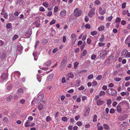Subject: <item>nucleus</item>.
<instances>
[{
    "mask_svg": "<svg viewBox=\"0 0 130 130\" xmlns=\"http://www.w3.org/2000/svg\"><path fill=\"white\" fill-rule=\"evenodd\" d=\"M107 93L113 96L117 95V92L115 89L112 88H109L107 90Z\"/></svg>",
    "mask_w": 130,
    "mask_h": 130,
    "instance_id": "f257e3e1",
    "label": "nucleus"
},
{
    "mask_svg": "<svg viewBox=\"0 0 130 130\" xmlns=\"http://www.w3.org/2000/svg\"><path fill=\"white\" fill-rule=\"evenodd\" d=\"M44 95L42 94L39 95L37 97L35 101L36 103L38 104L43 99Z\"/></svg>",
    "mask_w": 130,
    "mask_h": 130,
    "instance_id": "f03ea898",
    "label": "nucleus"
},
{
    "mask_svg": "<svg viewBox=\"0 0 130 130\" xmlns=\"http://www.w3.org/2000/svg\"><path fill=\"white\" fill-rule=\"evenodd\" d=\"M81 13L82 11L79 9H76L74 11V15L76 17H78L81 15Z\"/></svg>",
    "mask_w": 130,
    "mask_h": 130,
    "instance_id": "7ed1b4c3",
    "label": "nucleus"
},
{
    "mask_svg": "<svg viewBox=\"0 0 130 130\" xmlns=\"http://www.w3.org/2000/svg\"><path fill=\"white\" fill-rule=\"evenodd\" d=\"M22 96L21 94L16 93L13 96V98L14 100H18Z\"/></svg>",
    "mask_w": 130,
    "mask_h": 130,
    "instance_id": "20e7f679",
    "label": "nucleus"
},
{
    "mask_svg": "<svg viewBox=\"0 0 130 130\" xmlns=\"http://www.w3.org/2000/svg\"><path fill=\"white\" fill-rule=\"evenodd\" d=\"M74 76V75L72 73H68L66 76V78L67 80H69V78H73Z\"/></svg>",
    "mask_w": 130,
    "mask_h": 130,
    "instance_id": "39448f33",
    "label": "nucleus"
},
{
    "mask_svg": "<svg viewBox=\"0 0 130 130\" xmlns=\"http://www.w3.org/2000/svg\"><path fill=\"white\" fill-rule=\"evenodd\" d=\"M14 77L16 79H17L19 78L21 75L19 71H16L14 73Z\"/></svg>",
    "mask_w": 130,
    "mask_h": 130,
    "instance_id": "423d86ee",
    "label": "nucleus"
},
{
    "mask_svg": "<svg viewBox=\"0 0 130 130\" xmlns=\"http://www.w3.org/2000/svg\"><path fill=\"white\" fill-rule=\"evenodd\" d=\"M95 10L94 9L91 10L88 14V16L90 18H91L95 14Z\"/></svg>",
    "mask_w": 130,
    "mask_h": 130,
    "instance_id": "0eeeda50",
    "label": "nucleus"
},
{
    "mask_svg": "<svg viewBox=\"0 0 130 130\" xmlns=\"http://www.w3.org/2000/svg\"><path fill=\"white\" fill-rule=\"evenodd\" d=\"M127 52L128 51L126 50H124L121 53V56L124 58H126Z\"/></svg>",
    "mask_w": 130,
    "mask_h": 130,
    "instance_id": "6e6552de",
    "label": "nucleus"
},
{
    "mask_svg": "<svg viewBox=\"0 0 130 130\" xmlns=\"http://www.w3.org/2000/svg\"><path fill=\"white\" fill-rule=\"evenodd\" d=\"M71 39L72 40V42L74 44L76 40V36L75 34L73 33L71 35Z\"/></svg>",
    "mask_w": 130,
    "mask_h": 130,
    "instance_id": "1a4fd4ad",
    "label": "nucleus"
},
{
    "mask_svg": "<svg viewBox=\"0 0 130 130\" xmlns=\"http://www.w3.org/2000/svg\"><path fill=\"white\" fill-rule=\"evenodd\" d=\"M23 50V47L22 46L20 45L18 46L17 50L19 53V54H21L22 53Z\"/></svg>",
    "mask_w": 130,
    "mask_h": 130,
    "instance_id": "9d476101",
    "label": "nucleus"
},
{
    "mask_svg": "<svg viewBox=\"0 0 130 130\" xmlns=\"http://www.w3.org/2000/svg\"><path fill=\"white\" fill-rule=\"evenodd\" d=\"M31 34V30L30 29H29L28 31L25 33V35L27 38H28L30 37Z\"/></svg>",
    "mask_w": 130,
    "mask_h": 130,
    "instance_id": "9b49d317",
    "label": "nucleus"
},
{
    "mask_svg": "<svg viewBox=\"0 0 130 130\" xmlns=\"http://www.w3.org/2000/svg\"><path fill=\"white\" fill-rule=\"evenodd\" d=\"M37 54V52L35 50L34 51L33 53V55L34 57V60L35 61H36L38 59Z\"/></svg>",
    "mask_w": 130,
    "mask_h": 130,
    "instance_id": "f8f14e48",
    "label": "nucleus"
},
{
    "mask_svg": "<svg viewBox=\"0 0 130 130\" xmlns=\"http://www.w3.org/2000/svg\"><path fill=\"white\" fill-rule=\"evenodd\" d=\"M106 51L105 50L101 51L100 54V57L101 58H102L106 54Z\"/></svg>",
    "mask_w": 130,
    "mask_h": 130,
    "instance_id": "ddd939ff",
    "label": "nucleus"
},
{
    "mask_svg": "<svg viewBox=\"0 0 130 130\" xmlns=\"http://www.w3.org/2000/svg\"><path fill=\"white\" fill-rule=\"evenodd\" d=\"M87 53V51L86 50H83V52L82 53L80 58H83V57L86 55Z\"/></svg>",
    "mask_w": 130,
    "mask_h": 130,
    "instance_id": "4468645a",
    "label": "nucleus"
},
{
    "mask_svg": "<svg viewBox=\"0 0 130 130\" xmlns=\"http://www.w3.org/2000/svg\"><path fill=\"white\" fill-rule=\"evenodd\" d=\"M8 76L6 73L3 74L1 76V78L3 80H5L8 78Z\"/></svg>",
    "mask_w": 130,
    "mask_h": 130,
    "instance_id": "2eb2a0df",
    "label": "nucleus"
},
{
    "mask_svg": "<svg viewBox=\"0 0 130 130\" xmlns=\"http://www.w3.org/2000/svg\"><path fill=\"white\" fill-rule=\"evenodd\" d=\"M120 94L122 96H124L125 95L128 96L129 95V93L127 91L126 92H123L121 93Z\"/></svg>",
    "mask_w": 130,
    "mask_h": 130,
    "instance_id": "dca6fc26",
    "label": "nucleus"
},
{
    "mask_svg": "<svg viewBox=\"0 0 130 130\" xmlns=\"http://www.w3.org/2000/svg\"><path fill=\"white\" fill-rule=\"evenodd\" d=\"M105 9H99V12L100 14L103 15L105 13Z\"/></svg>",
    "mask_w": 130,
    "mask_h": 130,
    "instance_id": "f3484780",
    "label": "nucleus"
},
{
    "mask_svg": "<svg viewBox=\"0 0 130 130\" xmlns=\"http://www.w3.org/2000/svg\"><path fill=\"white\" fill-rule=\"evenodd\" d=\"M66 13L65 10H63L60 12V15L61 17H63L66 15Z\"/></svg>",
    "mask_w": 130,
    "mask_h": 130,
    "instance_id": "a211bd4d",
    "label": "nucleus"
},
{
    "mask_svg": "<svg viewBox=\"0 0 130 130\" xmlns=\"http://www.w3.org/2000/svg\"><path fill=\"white\" fill-rule=\"evenodd\" d=\"M67 61L66 59H63L62 60L61 63V66L62 67H63L65 65Z\"/></svg>",
    "mask_w": 130,
    "mask_h": 130,
    "instance_id": "6ab92c4d",
    "label": "nucleus"
},
{
    "mask_svg": "<svg viewBox=\"0 0 130 130\" xmlns=\"http://www.w3.org/2000/svg\"><path fill=\"white\" fill-rule=\"evenodd\" d=\"M97 104L98 105H102L104 103V101H101L100 100H98L96 101Z\"/></svg>",
    "mask_w": 130,
    "mask_h": 130,
    "instance_id": "aec40b11",
    "label": "nucleus"
},
{
    "mask_svg": "<svg viewBox=\"0 0 130 130\" xmlns=\"http://www.w3.org/2000/svg\"><path fill=\"white\" fill-rule=\"evenodd\" d=\"M53 76L54 75L53 74H50L47 77V79L48 80H51V79H53Z\"/></svg>",
    "mask_w": 130,
    "mask_h": 130,
    "instance_id": "412c9836",
    "label": "nucleus"
},
{
    "mask_svg": "<svg viewBox=\"0 0 130 130\" xmlns=\"http://www.w3.org/2000/svg\"><path fill=\"white\" fill-rule=\"evenodd\" d=\"M130 42V35L126 38L125 41L126 44H127Z\"/></svg>",
    "mask_w": 130,
    "mask_h": 130,
    "instance_id": "4be33fe9",
    "label": "nucleus"
},
{
    "mask_svg": "<svg viewBox=\"0 0 130 130\" xmlns=\"http://www.w3.org/2000/svg\"><path fill=\"white\" fill-rule=\"evenodd\" d=\"M42 78L40 76V75L39 74H38L37 75V79L38 80V81L39 82H41Z\"/></svg>",
    "mask_w": 130,
    "mask_h": 130,
    "instance_id": "5701e85b",
    "label": "nucleus"
},
{
    "mask_svg": "<svg viewBox=\"0 0 130 130\" xmlns=\"http://www.w3.org/2000/svg\"><path fill=\"white\" fill-rule=\"evenodd\" d=\"M51 61L50 60H48L45 63V65L47 66H49L51 64Z\"/></svg>",
    "mask_w": 130,
    "mask_h": 130,
    "instance_id": "b1692460",
    "label": "nucleus"
},
{
    "mask_svg": "<svg viewBox=\"0 0 130 130\" xmlns=\"http://www.w3.org/2000/svg\"><path fill=\"white\" fill-rule=\"evenodd\" d=\"M34 24L37 27H40V24L37 21H36L34 23Z\"/></svg>",
    "mask_w": 130,
    "mask_h": 130,
    "instance_id": "393cba45",
    "label": "nucleus"
},
{
    "mask_svg": "<svg viewBox=\"0 0 130 130\" xmlns=\"http://www.w3.org/2000/svg\"><path fill=\"white\" fill-rule=\"evenodd\" d=\"M117 110L118 112H121L122 111L121 107L119 105L117 106Z\"/></svg>",
    "mask_w": 130,
    "mask_h": 130,
    "instance_id": "a878e982",
    "label": "nucleus"
},
{
    "mask_svg": "<svg viewBox=\"0 0 130 130\" xmlns=\"http://www.w3.org/2000/svg\"><path fill=\"white\" fill-rule=\"evenodd\" d=\"M9 20H12L14 19V17L12 13H10L9 14Z\"/></svg>",
    "mask_w": 130,
    "mask_h": 130,
    "instance_id": "bb28decb",
    "label": "nucleus"
},
{
    "mask_svg": "<svg viewBox=\"0 0 130 130\" xmlns=\"http://www.w3.org/2000/svg\"><path fill=\"white\" fill-rule=\"evenodd\" d=\"M17 93H19L20 94H22L23 93V90L22 88H20L19 89L17 90Z\"/></svg>",
    "mask_w": 130,
    "mask_h": 130,
    "instance_id": "cd10ccee",
    "label": "nucleus"
},
{
    "mask_svg": "<svg viewBox=\"0 0 130 130\" xmlns=\"http://www.w3.org/2000/svg\"><path fill=\"white\" fill-rule=\"evenodd\" d=\"M104 36L103 34L101 35V37L100 38L99 40L100 42H103L104 41Z\"/></svg>",
    "mask_w": 130,
    "mask_h": 130,
    "instance_id": "c85d7f7f",
    "label": "nucleus"
},
{
    "mask_svg": "<svg viewBox=\"0 0 130 130\" xmlns=\"http://www.w3.org/2000/svg\"><path fill=\"white\" fill-rule=\"evenodd\" d=\"M128 13V14H127V16H130V13H129L128 12V10H127V11H126L125 10H124L122 12V13L124 15H125L126 14Z\"/></svg>",
    "mask_w": 130,
    "mask_h": 130,
    "instance_id": "c756f323",
    "label": "nucleus"
},
{
    "mask_svg": "<svg viewBox=\"0 0 130 130\" xmlns=\"http://www.w3.org/2000/svg\"><path fill=\"white\" fill-rule=\"evenodd\" d=\"M90 111V110L89 108V107H87L86 109V115H85V116H87L89 114V113Z\"/></svg>",
    "mask_w": 130,
    "mask_h": 130,
    "instance_id": "7c9ffc66",
    "label": "nucleus"
},
{
    "mask_svg": "<svg viewBox=\"0 0 130 130\" xmlns=\"http://www.w3.org/2000/svg\"><path fill=\"white\" fill-rule=\"evenodd\" d=\"M104 27L103 26H102L99 27L98 29L99 31H102L104 30Z\"/></svg>",
    "mask_w": 130,
    "mask_h": 130,
    "instance_id": "2f4dec72",
    "label": "nucleus"
},
{
    "mask_svg": "<svg viewBox=\"0 0 130 130\" xmlns=\"http://www.w3.org/2000/svg\"><path fill=\"white\" fill-rule=\"evenodd\" d=\"M11 23H8L7 24L6 27L8 29H9L11 28Z\"/></svg>",
    "mask_w": 130,
    "mask_h": 130,
    "instance_id": "473e14b6",
    "label": "nucleus"
},
{
    "mask_svg": "<svg viewBox=\"0 0 130 130\" xmlns=\"http://www.w3.org/2000/svg\"><path fill=\"white\" fill-rule=\"evenodd\" d=\"M102 77V76L101 75H99L96 77V79L98 80H100L101 79Z\"/></svg>",
    "mask_w": 130,
    "mask_h": 130,
    "instance_id": "72a5a7b5",
    "label": "nucleus"
},
{
    "mask_svg": "<svg viewBox=\"0 0 130 130\" xmlns=\"http://www.w3.org/2000/svg\"><path fill=\"white\" fill-rule=\"evenodd\" d=\"M103 127L104 128L107 129V130H110L109 129V127L108 125L106 124H104Z\"/></svg>",
    "mask_w": 130,
    "mask_h": 130,
    "instance_id": "f704fd0d",
    "label": "nucleus"
},
{
    "mask_svg": "<svg viewBox=\"0 0 130 130\" xmlns=\"http://www.w3.org/2000/svg\"><path fill=\"white\" fill-rule=\"evenodd\" d=\"M43 108V105L42 104H40L38 106V108L39 110H41Z\"/></svg>",
    "mask_w": 130,
    "mask_h": 130,
    "instance_id": "c9c22d12",
    "label": "nucleus"
},
{
    "mask_svg": "<svg viewBox=\"0 0 130 130\" xmlns=\"http://www.w3.org/2000/svg\"><path fill=\"white\" fill-rule=\"evenodd\" d=\"M30 123L28 121H27L25 123V126L26 127H28L29 125V123Z\"/></svg>",
    "mask_w": 130,
    "mask_h": 130,
    "instance_id": "e433bc0d",
    "label": "nucleus"
},
{
    "mask_svg": "<svg viewBox=\"0 0 130 130\" xmlns=\"http://www.w3.org/2000/svg\"><path fill=\"white\" fill-rule=\"evenodd\" d=\"M79 62H75L74 65V68H76L79 64Z\"/></svg>",
    "mask_w": 130,
    "mask_h": 130,
    "instance_id": "4c0bfd02",
    "label": "nucleus"
},
{
    "mask_svg": "<svg viewBox=\"0 0 130 130\" xmlns=\"http://www.w3.org/2000/svg\"><path fill=\"white\" fill-rule=\"evenodd\" d=\"M12 96L11 95H9L7 98V101L8 102L10 101L12 99Z\"/></svg>",
    "mask_w": 130,
    "mask_h": 130,
    "instance_id": "58836bf2",
    "label": "nucleus"
},
{
    "mask_svg": "<svg viewBox=\"0 0 130 130\" xmlns=\"http://www.w3.org/2000/svg\"><path fill=\"white\" fill-rule=\"evenodd\" d=\"M121 79V78H117L116 77L114 78V80L117 82H119L120 81Z\"/></svg>",
    "mask_w": 130,
    "mask_h": 130,
    "instance_id": "ea45409f",
    "label": "nucleus"
},
{
    "mask_svg": "<svg viewBox=\"0 0 130 130\" xmlns=\"http://www.w3.org/2000/svg\"><path fill=\"white\" fill-rule=\"evenodd\" d=\"M97 34V32L96 31H93L91 33V35L92 36H94L96 35Z\"/></svg>",
    "mask_w": 130,
    "mask_h": 130,
    "instance_id": "a19ab883",
    "label": "nucleus"
},
{
    "mask_svg": "<svg viewBox=\"0 0 130 130\" xmlns=\"http://www.w3.org/2000/svg\"><path fill=\"white\" fill-rule=\"evenodd\" d=\"M85 27L87 29H89L91 28V26L89 24H87L85 25Z\"/></svg>",
    "mask_w": 130,
    "mask_h": 130,
    "instance_id": "79ce46f5",
    "label": "nucleus"
},
{
    "mask_svg": "<svg viewBox=\"0 0 130 130\" xmlns=\"http://www.w3.org/2000/svg\"><path fill=\"white\" fill-rule=\"evenodd\" d=\"M121 20V19L120 18L118 17L116 18L115 22L116 23H119L120 21Z\"/></svg>",
    "mask_w": 130,
    "mask_h": 130,
    "instance_id": "37998d69",
    "label": "nucleus"
},
{
    "mask_svg": "<svg viewBox=\"0 0 130 130\" xmlns=\"http://www.w3.org/2000/svg\"><path fill=\"white\" fill-rule=\"evenodd\" d=\"M18 3H19L20 5H23L24 3V2L23 0H18Z\"/></svg>",
    "mask_w": 130,
    "mask_h": 130,
    "instance_id": "c03bdc74",
    "label": "nucleus"
},
{
    "mask_svg": "<svg viewBox=\"0 0 130 130\" xmlns=\"http://www.w3.org/2000/svg\"><path fill=\"white\" fill-rule=\"evenodd\" d=\"M105 94V92L104 91H101L99 93L100 96H102L104 95Z\"/></svg>",
    "mask_w": 130,
    "mask_h": 130,
    "instance_id": "a18cd8bd",
    "label": "nucleus"
},
{
    "mask_svg": "<svg viewBox=\"0 0 130 130\" xmlns=\"http://www.w3.org/2000/svg\"><path fill=\"white\" fill-rule=\"evenodd\" d=\"M3 120L4 122H7L8 121V119L6 117H4L3 118Z\"/></svg>",
    "mask_w": 130,
    "mask_h": 130,
    "instance_id": "49530a36",
    "label": "nucleus"
},
{
    "mask_svg": "<svg viewBox=\"0 0 130 130\" xmlns=\"http://www.w3.org/2000/svg\"><path fill=\"white\" fill-rule=\"evenodd\" d=\"M97 116L96 115H94L93 119V122H95L97 121Z\"/></svg>",
    "mask_w": 130,
    "mask_h": 130,
    "instance_id": "de8ad7c7",
    "label": "nucleus"
},
{
    "mask_svg": "<svg viewBox=\"0 0 130 130\" xmlns=\"http://www.w3.org/2000/svg\"><path fill=\"white\" fill-rule=\"evenodd\" d=\"M48 42L47 41V40L45 39H43L42 40V43L43 44H46Z\"/></svg>",
    "mask_w": 130,
    "mask_h": 130,
    "instance_id": "09e8293b",
    "label": "nucleus"
},
{
    "mask_svg": "<svg viewBox=\"0 0 130 130\" xmlns=\"http://www.w3.org/2000/svg\"><path fill=\"white\" fill-rule=\"evenodd\" d=\"M93 76L92 74H90L89 75L88 77V79H91L93 78Z\"/></svg>",
    "mask_w": 130,
    "mask_h": 130,
    "instance_id": "8fccbe9b",
    "label": "nucleus"
},
{
    "mask_svg": "<svg viewBox=\"0 0 130 130\" xmlns=\"http://www.w3.org/2000/svg\"><path fill=\"white\" fill-rule=\"evenodd\" d=\"M43 4L45 7H47L48 6V4L47 2H43Z\"/></svg>",
    "mask_w": 130,
    "mask_h": 130,
    "instance_id": "3c124183",
    "label": "nucleus"
},
{
    "mask_svg": "<svg viewBox=\"0 0 130 130\" xmlns=\"http://www.w3.org/2000/svg\"><path fill=\"white\" fill-rule=\"evenodd\" d=\"M51 119V117L49 116H48L46 118V120L47 122H49Z\"/></svg>",
    "mask_w": 130,
    "mask_h": 130,
    "instance_id": "603ef678",
    "label": "nucleus"
},
{
    "mask_svg": "<svg viewBox=\"0 0 130 130\" xmlns=\"http://www.w3.org/2000/svg\"><path fill=\"white\" fill-rule=\"evenodd\" d=\"M25 99H22L20 100V103L23 104L25 102Z\"/></svg>",
    "mask_w": 130,
    "mask_h": 130,
    "instance_id": "864d4df0",
    "label": "nucleus"
},
{
    "mask_svg": "<svg viewBox=\"0 0 130 130\" xmlns=\"http://www.w3.org/2000/svg\"><path fill=\"white\" fill-rule=\"evenodd\" d=\"M107 102L108 105H110L111 103V100L110 99H108L107 100Z\"/></svg>",
    "mask_w": 130,
    "mask_h": 130,
    "instance_id": "5fc2aeb1",
    "label": "nucleus"
},
{
    "mask_svg": "<svg viewBox=\"0 0 130 130\" xmlns=\"http://www.w3.org/2000/svg\"><path fill=\"white\" fill-rule=\"evenodd\" d=\"M56 21L55 19L53 20L50 23V25H52L53 24H55Z\"/></svg>",
    "mask_w": 130,
    "mask_h": 130,
    "instance_id": "6e6d98bb",
    "label": "nucleus"
},
{
    "mask_svg": "<svg viewBox=\"0 0 130 130\" xmlns=\"http://www.w3.org/2000/svg\"><path fill=\"white\" fill-rule=\"evenodd\" d=\"M62 120L63 121H67L68 120V119L66 117H63L62 118Z\"/></svg>",
    "mask_w": 130,
    "mask_h": 130,
    "instance_id": "4d7b16f0",
    "label": "nucleus"
},
{
    "mask_svg": "<svg viewBox=\"0 0 130 130\" xmlns=\"http://www.w3.org/2000/svg\"><path fill=\"white\" fill-rule=\"evenodd\" d=\"M126 24V22L125 20H122L121 22V24L123 25H125Z\"/></svg>",
    "mask_w": 130,
    "mask_h": 130,
    "instance_id": "13d9d810",
    "label": "nucleus"
},
{
    "mask_svg": "<svg viewBox=\"0 0 130 130\" xmlns=\"http://www.w3.org/2000/svg\"><path fill=\"white\" fill-rule=\"evenodd\" d=\"M96 57V55L95 54H93L91 56V58L92 59L94 60L95 59Z\"/></svg>",
    "mask_w": 130,
    "mask_h": 130,
    "instance_id": "bf43d9fd",
    "label": "nucleus"
},
{
    "mask_svg": "<svg viewBox=\"0 0 130 130\" xmlns=\"http://www.w3.org/2000/svg\"><path fill=\"white\" fill-rule=\"evenodd\" d=\"M105 43H103L101 42H99L98 43V45L99 46L101 47L102 46H104L105 45Z\"/></svg>",
    "mask_w": 130,
    "mask_h": 130,
    "instance_id": "052dcab7",
    "label": "nucleus"
},
{
    "mask_svg": "<svg viewBox=\"0 0 130 130\" xmlns=\"http://www.w3.org/2000/svg\"><path fill=\"white\" fill-rule=\"evenodd\" d=\"M86 45V42H85V41L84 42V44H83L81 46H80V48L81 49L83 50L84 47L85 46V45Z\"/></svg>",
    "mask_w": 130,
    "mask_h": 130,
    "instance_id": "680f3d73",
    "label": "nucleus"
},
{
    "mask_svg": "<svg viewBox=\"0 0 130 130\" xmlns=\"http://www.w3.org/2000/svg\"><path fill=\"white\" fill-rule=\"evenodd\" d=\"M115 109L113 108H111L110 110V112L111 113H113L115 112Z\"/></svg>",
    "mask_w": 130,
    "mask_h": 130,
    "instance_id": "e2e57ef3",
    "label": "nucleus"
},
{
    "mask_svg": "<svg viewBox=\"0 0 130 130\" xmlns=\"http://www.w3.org/2000/svg\"><path fill=\"white\" fill-rule=\"evenodd\" d=\"M122 97L120 96H119L117 97L116 100L117 101H120Z\"/></svg>",
    "mask_w": 130,
    "mask_h": 130,
    "instance_id": "0e129e2a",
    "label": "nucleus"
},
{
    "mask_svg": "<svg viewBox=\"0 0 130 130\" xmlns=\"http://www.w3.org/2000/svg\"><path fill=\"white\" fill-rule=\"evenodd\" d=\"M112 16H110V17H109L107 19V20L108 21H110L112 20Z\"/></svg>",
    "mask_w": 130,
    "mask_h": 130,
    "instance_id": "69168bd1",
    "label": "nucleus"
},
{
    "mask_svg": "<svg viewBox=\"0 0 130 130\" xmlns=\"http://www.w3.org/2000/svg\"><path fill=\"white\" fill-rule=\"evenodd\" d=\"M66 82V80L65 78L64 77H63L62 78V83H65Z\"/></svg>",
    "mask_w": 130,
    "mask_h": 130,
    "instance_id": "338daca9",
    "label": "nucleus"
},
{
    "mask_svg": "<svg viewBox=\"0 0 130 130\" xmlns=\"http://www.w3.org/2000/svg\"><path fill=\"white\" fill-rule=\"evenodd\" d=\"M126 3L124 2L122 4V8H125L126 7Z\"/></svg>",
    "mask_w": 130,
    "mask_h": 130,
    "instance_id": "774afa93",
    "label": "nucleus"
}]
</instances>
